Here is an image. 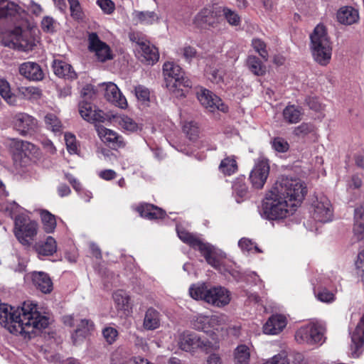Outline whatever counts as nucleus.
<instances>
[{
  "label": "nucleus",
  "mask_w": 364,
  "mask_h": 364,
  "mask_svg": "<svg viewBox=\"0 0 364 364\" xmlns=\"http://www.w3.org/2000/svg\"><path fill=\"white\" fill-rule=\"evenodd\" d=\"M95 92H82L78 110L82 118L90 122H105L111 119V114L105 113L95 106Z\"/></svg>",
  "instance_id": "obj_8"
},
{
  "label": "nucleus",
  "mask_w": 364,
  "mask_h": 364,
  "mask_svg": "<svg viewBox=\"0 0 364 364\" xmlns=\"http://www.w3.org/2000/svg\"><path fill=\"white\" fill-rule=\"evenodd\" d=\"M14 28L6 31L2 36V43L11 48L22 51L32 50L37 43L32 26L28 19V24L21 25V21L14 24Z\"/></svg>",
  "instance_id": "obj_4"
},
{
  "label": "nucleus",
  "mask_w": 364,
  "mask_h": 364,
  "mask_svg": "<svg viewBox=\"0 0 364 364\" xmlns=\"http://www.w3.org/2000/svg\"><path fill=\"white\" fill-rule=\"evenodd\" d=\"M267 364H289L286 352H281L266 361Z\"/></svg>",
  "instance_id": "obj_60"
},
{
  "label": "nucleus",
  "mask_w": 364,
  "mask_h": 364,
  "mask_svg": "<svg viewBox=\"0 0 364 364\" xmlns=\"http://www.w3.org/2000/svg\"><path fill=\"white\" fill-rule=\"evenodd\" d=\"M113 299L118 309H125L127 307L129 297L123 290H117L113 294Z\"/></svg>",
  "instance_id": "obj_42"
},
{
  "label": "nucleus",
  "mask_w": 364,
  "mask_h": 364,
  "mask_svg": "<svg viewBox=\"0 0 364 364\" xmlns=\"http://www.w3.org/2000/svg\"><path fill=\"white\" fill-rule=\"evenodd\" d=\"M70 4L71 15L75 18L81 16V7L78 0H68Z\"/></svg>",
  "instance_id": "obj_61"
},
{
  "label": "nucleus",
  "mask_w": 364,
  "mask_h": 364,
  "mask_svg": "<svg viewBox=\"0 0 364 364\" xmlns=\"http://www.w3.org/2000/svg\"><path fill=\"white\" fill-rule=\"evenodd\" d=\"M183 131L190 140H196L199 135V128L194 121H186L183 124Z\"/></svg>",
  "instance_id": "obj_41"
},
{
  "label": "nucleus",
  "mask_w": 364,
  "mask_h": 364,
  "mask_svg": "<svg viewBox=\"0 0 364 364\" xmlns=\"http://www.w3.org/2000/svg\"><path fill=\"white\" fill-rule=\"evenodd\" d=\"M326 328L321 323H310L299 328L295 339L299 343L316 344L324 342Z\"/></svg>",
  "instance_id": "obj_11"
},
{
  "label": "nucleus",
  "mask_w": 364,
  "mask_h": 364,
  "mask_svg": "<svg viewBox=\"0 0 364 364\" xmlns=\"http://www.w3.org/2000/svg\"><path fill=\"white\" fill-rule=\"evenodd\" d=\"M190 296L196 300H203L216 307H223L230 301V293L218 286L208 289L205 284H193L189 288Z\"/></svg>",
  "instance_id": "obj_6"
},
{
  "label": "nucleus",
  "mask_w": 364,
  "mask_h": 364,
  "mask_svg": "<svg viewBox=\"0 0 364 364\" xmlns=\"http://www.w3.org/2000/svg\"><path fill=\"white\" fill-rule=\"evenodd\" d=\"M238 245L242 251L250 252L255 250L257 252H262V250L248 238L243 237L238 242Z\"/></svg>",
  "instance_id": "obj_52"
},
{
  "label": "nucleus",
  "mask_w": 364,
  "mask_h": 364,
  "mask_svg": "<svg viewBox=\"0 0 364 364\" xmlns=\"http://www.w3.org/2000/svg\"><path fill=\"white\" fill-rule=\"evenodd\" d=\"M102 335L106 341L109 344H112L116 341L118 336V331L114 328L106 327L102 331Z\"/></svg>",
  "instance_id": "obj_56"
},
{
  "label": "nucleus",
  "mask_w": 364,
  "mask_h": 364,
  "mask_svg": "<svg viewBox=\"0 0 364 364\" xmlns=\"http://www.w3.org/2000/svg\"><path fill=\"white\" fill-rule=\"evenodd\" d=\"M64 137L68 152L70 154H76L77 145L75 135L70 133H65Z\"/></svg>",
  "instance_id": "obj_53"
},
{
  "label": "nucleus",
  "mask_w": 364,
  "mask_h": 364,
  "mask_svg": "<svg viewBox=\"0 0 364 364\" xmlns=\"http://www.w3.org/2000/svg\"><path fill=\"white\" fill-rule=\"evenodd\" d=\"M5 21L16 24L21 21V25L28 24V14L15 3L9 0H0V21Z\"/></svg>",
  "instance_id": "obj_13"
},
{
  "label": "nucleus",
  "mask_w": 364,
  "mask_h": 364,
  "mask_svg": "<svg viewBox=\"0 0 364 364\" xmlns=\"http://www.w3.org/2000/svg\"><path fill=\"white\" fill-rule=\"evenodd\" d=\"M129 38L132 43H134L138 46V50L142 46H144V44L148 41L146 37L142 33L139 32L129 33Z\"/></svg>",
  "instance_id": "obj_55"
},
{
  "label": "nucleus",
  "mask_w": 364,
  "mask_h": 364,
  "mask_svg": "<svg viewBox=\"0 0 364 364\" xmlns=\"http://www.w3.org/2000/svg\"><path fill=\"white\" fill-rule=\"evenodd\" d=\"M197 94L200 104L208 111L213 112L215 110H220L225 112L228 110V107L215 92H197Z\"/></svg>",
  "instance_id": "obj_18"
},
{
  "label": "nucleus",
  "mask_w": 364,
  "mask_h": 364,
  "mask_svg": "<svg viewBox=\"0 0 364 364\" xmlns=\"http://www.w3.org/2000/svg\"><path fill=\"white\" fill-rule=\"evenodd\" d=\"M353 237L357 241L364 240V223L354 222L353 228Z\"/></svg>",
  "instance_id": "obj_58"
},
{
  "label": "nucleus",
  "mask_w": 364,
  "mask_h": 364,
  "mask_svg": "<svg viewBox=\"0 0 364 364\" xmlns=\"http://www.w3.org/2000/svg\"><path fill=\"white\" fill-rule=\"evenodd\" d=\"M55 21L50 16H45L41 21V28L47 33H53L55 31Z\"/></svg>",
  "instance_id": "obj_57"
},
{
  "label": "nucleus",
  "mask_w": 364,
  "mask_h": 364,
  "mask_svg": "<svg viewBox=\"0 0 364 364\" xmlns=\"http://www.w3.org/2000/svg\"><path fill=\"white\" fill-rule=\"evenodd\" d=\"M350 346L353 357H358L364 346V314L351 336Z\"/></svg>",
  "instance_id": "obj_19"
},
{
  "label": "nucleus",
  "mask_w": 364,
  "mask_h": 364,
  "mask_svg": "<svg viewBox=\"0 0 364 364\" xmlns=\"http://www.w3.org/2000/svg\"><path fill=\"white\" fill-rule=\"evenodd\" d=\"M250 352L245 345L238 346L234 351V364H249Z\"/></svg>",
  "instance_id": "obj_37"
},
{
  "label": "nucleus",
  "mask_w": 364,
  "mask_h": 364,
  "mask_svg": "<svg viewBox=\"0 0 364 364\" xmlns=\"http://www.w3.org/2000/svg\"><path fill=\"white\" fill-rule=\"evenodd\" d=\"M337 19L344 25H352L359 20V13L352 6H343L337 12Z\"/></svg>",
  "instance_id": "obj_24"
},
{
  "label": "nucleus",
  "mask_w": 364,
  "mask_h": 364,
  "mask_svg": "<svg viewBox=\"0 0 364 364\" xmlns=\"http://www.w3.org/2000/svg\"><path fill=\"white\" fill-rule=\"evenodd\" d=\"M0 324L13 334L31 338L35 330L48 326V318L41 314L36 304L31 301H24L17 307L1 304Z\"/></svg>",
  "instance_id": "obj_1"
},
{
  "label": "nucleus",
  "mask_w": 364,
  "mask_h": 364,
  "mask_svg": "<svg viewBox=\"0 0 364 364\" xmlns=\"http://www.w3.org/2000/svg\"><path fill=\"white\" fill-rule=\"evenodd\" d=\"M54 73L60 77L73 80L76 77V73L72 66L65 61L55 60L53 64Z\"/></svg>",
  "instance_id": "obj_31"
},
{
  "label": "nucleus",
  "mask_w": 364,
  "mask_h": 364,
  "mask_svg": "<svg viewBox=\"0 0 364 364\" xmlns=\"http://www.w3.org/2000/svg\"><path fill=\"white\" fill-rule=\"evenodd\" d=\"M314 127L311 123L303 122L300 125L294 127L293 134L297 137L304 138L311 132H314Z\"/></svg>",
  "instance_id": "obj_47"
},
{
  "label": "nucleus",
  "mask_w": 364,
  "mask_h": 364,
  "mask_svg": "<svg viewBox=\"0 0 364 364\" xmlns=\"http://www.w3.org/2000/svg\"><path fill=\"white\" fill-rule=\"evenodd\" d=\"M272 188L291 203H295V206L303 200L307 192L301 180L288 176L279 178Z\"/></svg>",
  "instance_id": "obj_7"
},
{
  "label": "nucleus",
  "mask_w": 364,
  "mask_h": 364,
  "mask_svg": "<svg viewBox=\"0 0 364 364\" xmlns=\"http://www.w3.org/2000/svg\"><path fill=\"white\" fill-rule=\"evenodd\" d=\"M38 255L52 256L57 251V242L51 236H48L44 241H39L34 245Z\"/></svg>",
  "instance_id": "obj_26"
},
{
  "label": "nucleus",
  "mask_w": 364,
  "mask_h": 364,
  "mask_svg": "<svg viewBox=\"0 0 364 364\" xmlns=\"http://www.w3.org/2000/svg\"><path fill=\"white\" fill-rule=\"evenodd\" d=\"M32 279L35 287L44 294L50 293L53 289V282L50 277L42 272H34Z\"/></svg>",
  "instance_id": "obj_29"
},
{
  "label": "nucleus",
  "mask_w": 364,
  "mask_h": 364,
  "mask_svg": "<svg viewBox=\"0 0 364 364\" xmlns=\"http://www.w3.org/2000/svg\"><path fill=\"white\" fill-rule=\"evenodd\" d=\"M132 18L136 23L145 26L159 23L161 21V16L157 13L150 11L135 10L132 12Z\"/></svg>",
  "instance_id": "obj_23"
},
{
  "label": "nucleus",
  "mask_w": 364,
  "mask_h": 364,
  "mask_svg": "<svg viewBox=\"0 0 364 364\" xmlns=\"http://www.w3.org/2000/svg\"><path fill=\"white\" fill-rule=\"evenodd\" d=\"M287 318L281 314H274L263 326V332L268 335H277L286 327Z\"/></svg>",
  "instance_id": "obj_20"
},
{
  "label": "nucleus",
  "mask_w": 364,
  "mask_h": 364,
  "mask_svg": "<svg viewBox=\"0 0 364 364\" xmlns=\"http://www.w3.org/2000/svg\"><path fill=\"white\" fill-rule=\"evenodd\" d=\"M114 117L116 119V122L122 127L124 129L129 132H134L138 129L137 123L131 117L126 115L114 116L111 114V118Z\"/></svg>",
  "instance_id": "obj_39"
},
{
  "label": "nucleus",
  "mask_w": 364,
  "mask_h": 364,
  "mask_svg": "<svg viewBox=\"0 0 364 364\" xmlns=\"http://www.w3.org/2000/svg\"><path fill=\"white\" fill-rule=\"evenodd\" d=\"M178 344L180 348L186 352H191L197 348L209 352L219 347L218 342L215 338L210 341L202 339L196 333L188 332L183 333L180 336Z\"/></svg>",
  "instance_id": "obj_12"
},
{
  "label": "nucleus",
  "mask_w": 364,
  "mask_h": 364,
  "mask_svg": "<svg viewBox=\"0 0 364 364\" xmlns=\"http://www.w3.org/2000/svg\"><path fill=\"white\" fill-rule=\"evenodd\" d=\"M11 124L20 135L26 136L36 130L38 121L27 113L18 112L12 117Z\"/></svg>",
  "instance_id": "obj_15"
},
{
  "label": "nucleus",
  "mask_w": 364,
  "mask_h": 364,
  "mask_svg": "<svg viewBox=\"0 0 364 364\" xmlns=\"http://www.w3.org/2000/svg\"><path fill=\"white\" fill-rule=\"evenodd\" d=\"M271 145L274 150L279 153L287 152L289 149L287 141L279 136L273 138L271 141Z\"/></svg>",
  "instance_id": "obj_49"
},
{
  "label": "nucleus",
  "mask_w": 364,
  "mask_h": 364,
  "mask_svg": "<svg viewBox=\"0 0 364 364\" xmlns=\"http://www.w3.org/2000/svg\"><path fill=\"white\" fill-rule=\"evenodd\" d=\"M24 92H0L1 97L10 105H18Z\"/></svg>",
  "instance_id": "obj_48"
},
{
  "label": "nucleus",
  "mask_w": 364,
  "mask_h": 364,
  "mask_svg": "<svg viewBox=\"0 0 364 364\" xmlns=\"http://www.w3.org/2000/svg\"><path fill=\"white\" fill-rule=\"evenodd\" d=\"M209 319L210 316L199 314L196 316L193 320V325L195 328L205 332H209Z\"/></svg>",
  "instance_id": "obj_46"
},
{
  "label": "nucleus",
  "mask_w": 364,
  "mask_h": 364,
  "mask_svg": "<svg viewBox=\"0 0 364 364\" xmlns=\"http://www.w3.org/2000/svg\"><path fill=\"white\" fill-rule=\"evenodd\" d=\"M177 234L180 240L184 243L188 245L192 248L198 250L208 264L215 267L218 266L219 262L214 256V250L212 246L204 243L196 235L183 228H178Z\"/></svg>",
  "instance_id": "obj_10"
},
{
  "label": "nucleus",
  "mask_w": 364,
  "mask_h": 364,
  "mask_svg": "<svg viewBox=\"0 0 364 364\" xmlns=\"http://www.w3.org/2000/svg\"><path fill=\"white\" fill-rule=\"evenodd\" d=\"M310 39L314 60L321 65H328L331 59L333 46L326 27L322 24L317 25Z\"/></svg>",
  "instance_id": "obj_5"
},
{
  "label": "nucleus",
  "mask_w": 364,
  "mask_h": 364,
  "mask_svg": "<svg viewBox=\"0 0 364 364\" xmlns=\"http://www.w3.org/2000/svg\"><path fill=\"white\" fill-rule=\"evenodd\" d=\"M306 104L314 112H320L324 109V105L316 97H309L306 100Z\"/></svg>",
  "instance_id": "obj_54"
},
{
  "label": "nucleus",
  "mask_w": 364,
  "mask_h": 364,
  "mask_svg": "<svg viewBox=\"0 0 364 364\" xmlns=\"http://www.w3.org/2000/svg\"><path fill=\"white\" fill-rule=\"evenodd\" d=\"M269 173V164L268 160L264 157L258 158L249 177L252 187L256 189H262L267 181Z\"/></svg>",
  "instance_id": "obj_14"
},
{
  "label": "nucleus",
  "mask_w": 364,
  "mask_h": 364,
  "mask_svg": "<svg viewBox=\"0 0 364 364\" xmlns=\"http://www.w3.org/2000/svg\"><path fill=\"white\" fill-rule=\"evenodd\" d=\"M105 97L117 107L122 109L127 107V99L122 95V92H105Z\"/></svg>",
  "instance_id": "obj_40"
},
{
  "label": "nucleus",
  "mask_w": 364,
  "mask_h": 364,
  "mask_svg": "<svg viewBox=\"0 0 364 364\" xmlns=\"http://www.w3.org/2000/svg\"><path fill=\"white\" fill-rule=\"evenodd\" d=\"M227 320V316L224 314L210 316L208 333H213L215 334V331H222L226 325Z\"/></svg>",
  "instance_id": "obj_38"
},
{
  "label": "nucleus",
  "mask_w": 364,
  "mask_h": 364,
  "mask_svg": "<svg viewBox=\"0 0 364 364\" xmlns=\"http://www.w3.org/2000/svg\"><path fill=\"white\" fill-rule=\"evenodd\" d=\"M246 65L249 70L255 75L262 76L266 73V66L255 55H249Z\"/></svg>",
  "instance_id": "obj_34"
},
{
  "label": "nucleus",
  "mask_w": 364,
  "mask_h": 364,
  "mask_svg": "<svg viewBox=\"0 0 364 364\" xmlns=\"http://www.w3.org/2000/svg\"><path fill=\"white\" fill-rule=\"evenodd\" d=\"M316 298L321 302L331 303L335 301V293L326 287H320L315 291Z\"/></svg>",
  "instance_id": "obj_44"
},
{
  "label": "nucleus",
  "mask_w": 364,
  "mask_h": 364,
  "mask_svg": "<svg viewBox=\"0 0 364 364\" xmlns=\"http://www.w3.org/2000/svg\"><path fill=\"white\" fill-rule=\"evenodd\" d=\"M303 109L295 105H288L282 112L283 119L288 124H296L302 119Z\"/></svg>",
  "instance_id": "obj_27"
},
{
  "label": "nucleus",
  "mask_w": 364,
  "mask_h": 364,
  "mask_svg": "<svg viewBox=\"0 0 364 364\" xmlns=\"http://www.w3.org/2000/svg\"><path fill=\"white\" fill-rule=\"evenodd\" d=\"M97 132L104 142L107 143L114 149L121 148L125 146L123 138L111 129H107L103 126H97Z\"/></svg>",
  "instance_id": "obj_21"
},
{
  "label": "nucleus",
  "mask_w": 364,
  "mask_h": 364,
  "mask_svg": "<svg viewBox=\"0 0 364 364\" xmlns=\"http://www.w3.org/2000/svg\"><path fill=\"white\" fill-rule=\"evenodd\" d=\"M45 122L48 129L53 132H61L63 126L59 119L53 114H48L45 116Z\"/></svg>",
  "instance_id": "obj_43"
},
{
  "label": "nucleus",
  "mask_w": 364,
  "mask_h": 364,
  "mask_svg": "<svg viewBox=\"0 0 364 364\" xmlns=\"http://www.w3.org/2000/svg\"><path fill=\"white\" fill-rule=\"evenodd\" d=\"M87 41L89 50L95 53L99 61L105 62L113 58L110 47L102 41L96 33H90Z\"/></svg>",
  "instance_id": "obj_16"
},
{
  "label": "nucleus",
  "mask_w": 364,
  "mask_h": 364,
  "mask_svg": "<svg viewBox=\"0 0 364 364\" xmlns=\"http://www.w3.org/2000/svg\"><path fill=\"white\" fill-rule=\"evenodd\" d=\"M136 210L141 217L149 220L162 218L165 215L162 209L149 203L141 204Z\"/></svg>",
  "instance_id": "obj_30"
},
{
  "label": "nucleus",
  "mask_w": 364,
  "mask_h": 364,
  "mask_svg": "<svg viewBox=\"0 0 364 364\" xmlns=\"http://www.w3.org/2000/svg\"><path fill=\"white\" fill-rule=\"evenodd\" d=\"M223 15L227 21L232 26H238L240 24L241 19L240 16L234 11L224 7L223 9Z\"/></svg>",
  "instance_id": "obj_50"
},
{
  "label": "nucleus",
  "mask_w": 364,
  "mask_h": 364,
  "mask_svg": "<svg viewBox=\"0 0 364 364\" xmlns=\"http://www.w3.org/2000/svg\"><path fill=\"white\" fill-rule=\"evenodd\" d=\"M97 3L106 14H111L114 11L115 5L112 0H97Z\"/></svg>",
  "instance_id": "obj_59"
},
{
  "label": "nucleus",
  "mask_w": 364,
  "mask_h": 364,
  "mask_svg": "<svg viewBox=\"0 0 364 364\" xmlns=\"http://www.w3.org/2000/svg\"><path fill=\"white\" fill-rule=\"evenodd\" d=\"M183 55L186 60H191L196 55V50L190 46H185L183 48Z\"/></svg>",
  "instance_id": "obj_63"
},
{
  "label": "nucleus",
  "mask_w": 364,
  "mask_h": 364,
  "mask_svg": "<svg viewBox=\"0 0 364 364\" xmlns=\"http://www.w3.org/2000/svg\"><path fill=\"white\" fill-rule=\"evenodd\" d=\"M215 23L216 14L208 8L202 9L194 18V23L200 28H206L207 26H214Z\"/></svg>",
  "instance_id": "obj_28"
},
{
  "label": "nucleus",
  "mask_w": 364,
  "mask_h": 364,
  "mask_svg": "<svg viewBox=\"0 0 364 364\" xmlns=\"http://www.w3.org/2000/svg\"><path fill=\"white\" fill-rule=\"evenodd\" d=\"M18 70L21 75L30 80L39 81L44 77L41 66L34 62H26L21 64Z\"/></svg>",
  "instance_id": "obj_22"
},
{
  "label": "nucleus",
  "mask_w": 364,
  "mask_h": 364,
  "mask_svg": "<svg viewBox=\"0 0 364 364\" xmlns=\"http://www.w3.org/2000/svg\"><path fill=\"white\" fill-rule=\"evenodd\" d=\"M354 222L364 223V203L355 209Z\"/></svg>",
  "instance_id": "obj_64"
},
{
  "label": "nucleus",
  "mask_w": 364,
  "mask_h": 364,
  "mask_svg": "<svg viewBox=\"0 0 364 364\" xmlns=\"http://www.w3.org/2000/svg\"><path fill=\"white\" fill-rule=\"evenodd\" d=\"M138 52L140 53L141 60L149 65H153L159 60L158 48L151 44L149 41L144 44V46L138 50Z\"/></svg>",
  "instance_id": "obj_25"
},
{
  "label": "nucleus",
  "mask_w": 364,
  "mask_h": 364,
  "mask_svg": "<svg viewBox=\"0 0 364 364\" xmlns=\"http://www.w3.org/2000/svg\"><path fill=\"white\" fill-rule=\"evenodd\" d=\"M313 218L321 223L331 221L333 210L330 200L324 196L316 198L313 204Z\"/></svg>",
  "instance_id": "obj_17"
},
{
  "label": "nucleus",
  "mask_w": 364,
  "mask_h": 364,
  "mask_svg": "<svg viewBox=\"0 0 364 364\" xmlns=\"http://www.w3.org/2000/svg\"><path fill=\"white\" fill-rule=\"evenodd\" d=\"M40 215L45 232L47 233L54 232L57 225L55 216L46 210H41Z\"/></svg>",
  "instance_id": "obj_35"
},
{
  "label": "nucleus",
  "mask_w": 364,
  "mask_h": 364,
  "mask_svg": "<svg viewBox=\"0 0 364 364\" xmlns=\"http://www.w3.org/2000/svg\"><path fill=\"white\" fill-rule=\"evenodd\" d=\"M163 76L166 88L173 90L178 87L192 88V81L184 75L181 68L173 62H166L163 65Z\"/></svg>",
  "instance_id": "obj_9"
},
{
  "label": "nucleus",
  "mask_w": 364,
  "mask_h": 364,
  "mask_svg": "<svg viewBox=\"0 0 364 364\" xmlns=\"http://www.w3.org/2000/svg\"><path fill=\"white\" fill-rule=\"evenodd\" d=\"M143 326L146 330H154L159 328L160 326L159 313L153 308L148 309L145 313Z\"/></svg>",
  "instance_id": "obj_32"
},
{
  "label": "nucleus",
  "mask_w": 364,
  "mask_h": 364,
  "mask_svg": "<svg viewBox=\"0 0 364 364\" xmlns=\"http://www.w3.org/2000/svg\"><path fill=\"white\" fill-rule=\"evenodd\" d=\"M207 75L208 80H210L213 83H219L222 81V75L221 73L217 69H210L209 71H207Z\"/></svg>",
  "instance_id": "obj_62"
},
{
  "label": "nucleus",
  "mask_w": 364,
  "mask_h": 364,
  "mask_svg": "<svg viewBox=\"0 0 364 364\" xmlns=\"http://www.w3.org/2000/svg\"><path fill=\"white\" fill-rule=\"evenodd\" d=\"M15 148L20 151L24 156H27L28 152H31L35 150L36 146L34 144L23 140H16L14 141Z\"/></svg>",
  "instance_id": "obj_51"
},
{
  "label": "nucleus",
  "mask_w": 364,
  "mask_h": 364,
  "mask_svg": "<svg viewBox=\"0 0 364 364\" xmlns=\"http://www.w3.org/2000/svg\"><path fill=\"white\" fill-rule=\"evenodd\" d=\"M252 46L254 50L261 56V58L264 61H267L269 54L267 50L266 43L259 38H254L252 41Z\"/></svg>",
  "instance_id": "obj_45"
},
{
  "label": "nucleus",
  "mask_w": 364,
  "mask_h": 364,
  "mask_svg": "<svg viewBox=\"0 0 364 364\" xmlns=\"http://www.w3.org/2000/svg\"><path fill=\"white\" fill-rule=\"evenodd\" d=\"M219 171L225 176H231L237 171L238 166L235 156H228L223 159L220 165Z\"/></svg>",
  "instance_id": "obj_33"
},
{
  "label": "nucleus",
  "mask_w": 364,
  "mask_h": 364,
  "mask_svg": "<svg viewBox=\"0 0 364 364\" xmlns=\"http://www.w3.org/2000/svg\"><path fill=\"white\" fill-rule=\"evenodd\" d=\"M94 329V323L90 320L82 319L77 326V328L72 336L73 343H77V337L85 338L88 333Z\"/></svg>",
  "instance_id": "obj_36"
},
{
  "label": "nucleus",
  "mask_w": 364,
  "mask_h": 364,
  "mask_svg": "<svg viewBox=\"0 0 364 364\" xmlns=\"http://www.w3.org/2000/svg\"><path fill=\"white\" fill-rule=\"evenodd\" d=\"M5 210L11 218H14V232L20 243L28 246L31 240L38 233V223L23 213H19L20 207L15 202L7 204Z\"/></svg>",
  "instance_id": "obj_3"
},
{
  "label": "nucleus",
  "mask_w": 364,
  "mask_h": 364,
  "mask_svg": "<svg viewBox=\"0 0 364 364\" xmlns=\"http://www.w3.org/2000/svg\"><path fill=\"white\" fill-rule=\"evenodd\" d=\"M295 207V203H291L272 188L262 200L260 214L267 220H279L292 215Z\"/></svg>",
  "instance_id": "obj_2"
}]
</instances>
